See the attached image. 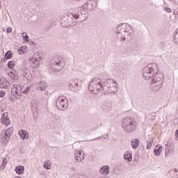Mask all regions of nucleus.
I'll list each match as a JSON object with an SVG mask.
<instances>
[{
  "mask_svg": "<svg viewBox=\"0 0 178 178\" xmlns=\"http://www.w3.org/2000/svg\"><path fill=\"white\" fill-rule=\"evenodd\" d=\"M165 10H166V12H168V13H172V9H170V8H169V7L165 8Z\"/></svg>",
  "mask_w": 178,
  "mask_h": 178,
  "instance_id": "a18cd8bd",
  "label": "nucleus"
},
{
  "mask_svg": "<svg viewBox=\"0 0 178 178\" xmlns=\"http://www.w3.org/2000/svg\"><path fill=\"white\" fill-rule=\"evenodd\" d=\"M0 140L3 144H8L9 140H10V136L7 135L5 132H3L0 134Z\"/></svg>",
  "mask_w": 178,
  "mask_h": 178,
  "instance_id": "f8f14e48",
  "label": "nucleus"
},
{
  "mask_svg": "<svg viewBox=\"0 0 178 178\" xmlns=\"http://www.w3.org/2000/svg\"><path fill=\"white\" fill-rule=\"evenodd\" d=\"M10 86V83L8 82V79L5 78H2L0 79V88L8 90Z\"/></svg>",
  "mask_w": 178,
  "mask_h": 178,
  "instance_id": "9b49d317",
  "label": "nucleus"
},
{
  "mask_svg": "<svg viewBox=\"0 0 178 178\" xmlns=\"http://www.w3.org/2000/svg\"><path fill=\"white\" fill-rule=\"evenodd\" d=\"M143 76L145 80H152V88L154 91H159L163 86V73L159 72V67L156 64H149L143 69Z\"/></svg>",
  "mask_w": 178,
  "mask_h": 178,
  "instance_id": "f257e3e1",
  "label": "nucleus"
},
{
  "mask_svg": "<svg viewBox=\"0 0 178 178\" xmlns=\"http://www.w3.org/2000/svg\"><path fill=\"white\" fill-rule=\"evenodd\" d=\"M75 87L79 88V84L77 83H75Z\"/></svg>",
  "mask_w": 178,
  "mask_h": 178,
  "instance_id": "8fccbe9b",
  "label": "nucleus"
},
{
  "mask_svg": "<svg viewBox=\"0 0 178 178\" xmlns=\"http://www.w3.org/2000/svg\"><path fill=\"white\" fill-rule=\"evenodd\" d=\"M11 93L13 94V97L17 95V90L16 89V86L13 85L11 88Z\"/></svg>",
  "mask_w": 178,
  "mask_h": 178,
  "instance_id": "7c9ffc66",
  "label": "nucleus"
},
{
  "mask_svg": "<svg viewBox=\"0 0 178 178\" xmlns=\"http://www.w3.org/2000/svg\"><path fill=\"white\" fill-rule=\"evenodd\" d=\"M122 127L125 133L130 134L137 129V122L133 118H124L122 121Z\"/></svg>",
  "mask_w": 178,
  "mask_h": 178,
  "instance_id": "39448f33",
  "label": "nucleus"
},
{
  "mask_svg": "<svg viewBox=\"0 0 178 178\" xmlns=\"http://www.w3.org/2000/svg\"><path fill=\"white\" fill-rule=\"evenodd\" d=\"M116 33L118 34H121V41H126V37L129 40V37H133V33H134V29L128 23L120 24L116 28Z\"/></svg>",
  "mask_w": 178,
  "mask_h": 178,
  "instance_id": "f03ea898",
  "label": "nucleus"
},
{
  "mask_svg": "<svg viewBox=\"0 0 178 178\" xmlns=\"http://www.w3.org/2000/svg\"><path fill=\"white\" fill-rule=\"evenodd\" d=\"M15 178H22V177L15 176Z\"/></svg>",
  "mask_w": 178,
  "mask_h": 178,
  "instance_id": "3c124183",
  "label": "nucleus"
},
{
  "mask_svg": "<svg viewBox=\"0 0 178 178\" xmlns=\"http://www.w3.org/2000/svg\"><path fill=\"white\" fill-rule=\"evenodd\" d=\"M56 106L59 111H65L69 106V100L66 96H60L56 99Z\"/></svg>",
  "mask_w": 178,
  "mask_h": 178,
  "instance_id": "0eeeda50",
  "label": "nucleus"
},
{
  "mask_svg": "<svg viewBox=\"0 0 178 178\" xmlns=\"http://www.w3.org/2000/svg\"><path fill=\"white\" fill-rule=\"evenodd\" d=\"M88 90L89 91H91V92H93V94H99V91L102 90L101 79L93 78L90 81V84L88 86Z\"/></svg>",
  "mask_w": 178,
  "mask_h": 178,
  "instance_id": "423d86ee",
  "label": "nucleus"
},
{
  "mask_svg": "<svg viewBox=\"0 0 178 178\" xmlns=\"http://www.w3.org/2000/svg\"><path fill=\"white\" fill-rule=\"evenodd\" d=\"M1 122L4 126H9L10 124V120L8 115V113H3L1 114Z\"/></svg>",
  "mask_w": 178,
  "mask_h": 178,
  "instance_id": "9d476101",
  "label": "nucleus"
},
{
  "mask_svg": "<svg viewBox=\"0 0 178 178\" xmlns=\"http://www.w3.org/2000/svg\"><path fill=\"white\" fill-rule=\"evenodd\" d=\"M24 52H26V48H24V47L23 46L18 49V54H19L20 55L24 54Z\"/></svg>",
  "mask_w": 178,
  "mask_h": 178,
  "instance_id": "4c0bfd02",
  "label": "nucleus"
},
{
  "mask_svg": "<svg viewBox=\"0 0 178 178\" xmlns=\"http://www.w3.org/2000/svg\"><path fill=\"white\" fill-rule=\"evenodd\" d=\"M172 152V149L169 148V145H165V156H168L169 155V153Z\"/></svg>",
  "mask_w": 178,
  "mask_h": 178,
  "instance_id": "c9c22d12",
  "label": "nucleus"
},
{
  "mask_svg": "<svg viewBox=\"0 0 178 178\" xmlns=\"http://www.w3.org/2000/svg\"><path fill=\"white\" fill-rule=\"evenodd\" d=\"M163 147L161 145H157L154 148V155L156 156H159L161 155V152H162V149Z\"/></svg>",
  "mask_w": 178,
  "mask_h": 178,
  "instance_id": "2eb2a0df",
  "label": "nucleus"
},
{
  "mask_svg": "<svg viewBox=\"0 0 178 178\" xmlns=\"http://www.w3.org/2000/svg\"><path fill=\"white\" fill-rule=\"evenodd\" d=\"M80 17V14L79 12L74 11L70 15L65 14L60 19L61 26L66 27H73L77 24V21Z\"/></svg>",
  "mask_w": 178,
  "mask_h": 178,
  "instance_id": "7ed1b4c3",
  "label": "nucleus"
},
{
  "mask_svg": "<svg viewBox=\"0 0 178 178\" xmlns=\"http://www.w3.org/2000/svg\"><path fill=\"white\" fill-rule=\"evenodd\" d=\"M97 0H88L87 2L81 6V8L86 10H93V9L97 8Z\"/></svg>",
  "mask_w": 178,
  "mask_h": 178,
  "instance_id": "6e6552de",
  "label": "nucleus"
},
{
  "mask_svg": "<svg viewBox=\"0 0 178 178\" xmlns=\"http://www.w3.org/2000/svg\"><path fill=\"white\" fill-rule=\"evenodd\" d=\"M74 159L76 162H81L84 160V156H74Z\"/></svg>",
  "mask_w": 178,
  "mask_h": 178,
  "instance_id": "58836bf2",
  "label": "nucleus"
},
{
  "mask_svg": "<svg viewBox=\"0 0 178 178\" xmlns=\"http://www.w3.org/2000/svg\"><path fill=\"white\" fill-rule=\"evenodd\" d=\"M29 92H30V86H27L25 89L22 86V94H29Z\"/></svg>",
  "mask_w": 178,
  "mask_h": 178,
  "instance_id": "473e14b6",
  "label": "nucleus"
},
{
  "mask_svg": "<svg viewBox=\"0 0 178 178\" xmlns=\"http://www.w3.org/2000/svg\"><path fill=\"white\" fill-rule=\"evenodd\" d=\"M6 94V92H5V90H0V98H3Z\"/></svg>",
  "mask_w": 178,
  "mask_h": 178,
  "instance_id": "79ce46f5",
  "label": "nucleus"
},
{
  "mask_svg": "<svg viewBox=\"0 0 178 178\" xmlns=\"http://www.w3.org/2000/svg\"><path fill=\"white\" fill-rule=\"evenodd\" d=\"M2 159H3V161L0 168L1 170H3L6 168V165H8V160H6V157H3Z\"/></svg>",
  "mask_w": 178,
  "mask_h": 178,
  "instance_id": "5701e85b",
  "label": "nucleus"
},
{
  "mask_svg": "<svg viewBox=\"0 0 178 178\" xmlns=\"http://www.w3.org/2000/svg\"><path fill=\"white\" fill-rule=\"evenodd\" d=\"M4 133H6L7 136H9L10 138V136L13 134V127L8 128Z\"/></svg>",
  "mask_w": 178,
  "mask_h": 178,
  "instance_id": "bb28decb",
  "label": "nucleus"
},
{
  "mask_svg": "<svg viewBox=\"0 0 178 178\" xmlns=\"http://www.w3.org/2000/svg\"><path fill=\"white\" fill-rule=\"evenodd\" d=\"M15 66H16V63L15 61L11 60L8 62V67H9V69H13Z\"/></svg>",
  "mask_w": 178,
  "mask_h": 178,
  "instance_id": "c85d7f7f",
  "label": "nucleus"
},
{
  "mask_svg": "<svg viewBox=\"0 0 178 178\" xmlns=\"http://www.w3.org/2000/svg\"><path fill=\"white\" fill-rule=\"evenodd\" d=\"M2 30H3V31H5L6 29H5V28H3Z\"/></svg>",
  "mask_w": 178,
  "mask_h": 178,
  "instance_id": "603ef678",
  "label": "nucleus"
},
{
  "mask_svg": "<svg viewBox=\"0 0 178 178\" xmlns=\"http://www.w3.org/2000/svg\"><path fill=\"white\" fill-rule=\"evenodd\" d=\"M31 44H34V42H31Z\"/></svg>",
  "mask_w": 178,
  "mask_h": 178,
  "instance_id": "864d4df0",
  "label": "nucleus"
},
{
  "mask_svg": "<svg viewBox=\"0 0 178 178\" xmlns=\"http://www.w3.org/2000/svg\"><path fill=\"white\" fill-rule=\"evenodd\" d=\"M100 83H102V91L105 95L106 94H116L118 90L115 91V87H116V81L113 79H100Z\"/></svg>",
  "mask_w": 178,
  "mask_h": 178,
  "instance_id": "20e7f679",
  "label": "nucleus"
},
{
  "mask_svg": "<svg viewBox=\"0 0 178 178\" xmlns=\"http://www.w3.org/2000/svg\"><path fill=\"white\" fill-rule=\"evenodd\" d=\"M100 173L103 175H109V166L104 165L100 168Z\"/></svg>",
  "mask_w": 178,
  "mask_h": 178,
  "instance_id": "4be33fe9",
  "label": "nucleus"
},
{
  "mask_svg": "<svg viewBox=\"0 0 178 178\" xmlns=\"http://www.w3.org/2000/svg\"><path fill=\"white\" fill-rule=\"evenodd\" d=\"M173 42H175V44H177V45H178V29L175 30V33H174Z\"/></svg>",
  "mask_w": 178,
  "mask_h": 178,
  "instance_id": "b1692460",
  "label": "nucleus"
},
{
  "mask_svg": "<svg viewBox=\"0 0 178 178\" xmlns=\"http://www.w3.org/2000/svg\"><path fill=\"white\" fill-rule=\"evenodd\" d=\"M22 37L24 38L25 42H29V35H27V33H22Z\"/></svg>",
  "mask_w": 178,
  "mask_h": 178,
  "instance_id": "f704fd0d",
  "label": "nucleus"
},
{
  "mask_svg": "<svg viewBox=\"0 0 178 178\" xmlns=\"http://www.w3.org/2000/svg\"><path fill=\"white\" fill-rule=\"evenodd\" d=\"M6 33L7 34H10V33H12V28L11 27L7 28Z\"/></svg>",
  "mask_w": 178,
  "mask_h": 178,
  "instance_id": "c03bdc74",
  "label": "nucleus"
},
{
  "mask_svg": "<svg viewBox=\"0 0 178 178\" xmlns=\"http://www.w3.org/2000/svg\"><path fill=\"white\" fill-rule=\"evenodd\" d=\"M51 69L53 72H55L56 73H58V72H60L62 70V68L56 66H54L51 65Z\"/></svg>",
  "mask_w": 178,
  "mask_h": 178,
  "instance_id": "c756f323",
  "label": "nucleus"
},
{
  "mask_svg": "<svg viewBox=\"0 0 178 178\" xmlns=\"http://www.w3.org/2000/svg\"><path fill=\"white\" fill-rule=\"evenodd\" d=\"M19 136H20V138L22 140H29V132L26 130H19Z\"/></svg>",
  "mask_w": 178,
  "mask_h": 178,
  "instance_id": "4468645a",
  "label": "nucleus"
},
{
  "mask_svg": "<svg viewBox=\"0 0 178 178\" xmlns=\"http://www.w3.org/2000/svg\"><path fill=\"white\" fill-rule=\"evenodd\" d=\"M24 77H25L26 80H31V74L30 73V72H24Z\"/></svg>",
  "mask_w": 178,
  "mask_h": 178,
  "instance_id": "cd10ccee",
  "label": "nucleus"
},
{
  "mask_svg": "<svg viewBox=\"0 0 178 178\" xmlns=\"http://www.w3.org/2000/svg\"><path fill=\"white\" fill-rule=\"evenodd\" d=\"M175 135H176V137H177V140H178V130L176 131Z\"/></svg>",
  "mask_w": 178,
  "mask_h": 178,
  "instance_id": "de8ad7c7",
  "label": "nucleus"
},
{
  "mask_svg": "<svg viewBox=\"0 0 178 178\" xmlns=\"http://www.w3.org/2000/svg\"><path fill=\"white\" fill-rule=\"evenodd\" d=\"M31 111H32L33 112H34V111H37V106H35V105H32V106H31Z\"/></svg>",
  "mask_w": 178,
  "mask_h": 178,
  "instance_id": "37998d69",
  "label": "nucleus"
},
{
  "mask_svg": "<svg viewBox=\"0 0 178 178\" xmlns=\"http://www.w3.org/2000/svg\"><path fill=\"white\" fill-rule=\"evenodd\" d=\"M40 54L38 53L33 54V56L29 57V60L30 62H32L33 63V67H38V65H40Z\"/></svg>",
  "mask_w": 178,
  "mask_h": 178,
  "instance_id": "1a4fd4ad",
  "label": "nucleus"
},
{
  "mask_svg": "<svg viewBox=\"0 0 178 178\" xmlns=\"http://www.w3.org/2000/svg\"><path fill=\"white\" fill-rule=\"evenodd\" d=\"M8 76L12 79V80H17L19 79V76L17 74H16V71L13 70V71H10L8 72Z\"/></svg>",
  "mask_w": 178,
  "mask_h": 178,
  "instance_id": "aec40b11",
  "label": "nucleus"
},
{
  "mask_svg": "<svg viewBox=\"0 0 178 178\" xmlns=\"http://www.w3.org/2000/svg\"><path fill=\"white\" fill-rule=\"evenodd\" d=\"M51 65L60 67V60H58V61H53V63H51Z\"/></svg>",
  "mask_w": 178,
  "mask_h": 178,
  "instance_id": "e433bc0d",
  "label": "nucleus"
},
{
  "mask_svg": "<svg viewBox=\"0 0 178 178\" xmlns=\"http://www.w3.org/2000/svg\"><path fill=\"white\" fill-rule=\"evenodd\" d=\"M124 159L128 161V162H131L133 161V156H124Z\"/></svg>",
  "mask_w": 178,
  "mask_h": 178,
  "instance_id": "a19ab883",
  "label": "nucleus"
},
{
  "mask_svg": "<svg viewBox=\"0 0 178 178\" xmlns=\"http://www.w3.org/2000/svg\"><path fill=\"white\" fill-rule=\"evenodd\" d=\"M84 156V153L81 152V150H75L74 156Z\"/></svg>",
  "mask_w": 178,
  "mask_h": 178,
  "instance_id": "2f4dec72",
  "label": "nucleus"
},
{
  "mask_svg": "<svg viewBox=\"0 0 178 178\" xmlns=\"http://www.w3.org/2000/svg\"><path fill=\"white\" fill-rule=\"evenodd\" d=\"M8 76L12 79V80H17L19 79V76L17 74H16V71L13 70V71H10L8 72Z\"/></svg>",
  "mask_w": 178,
  "mask_h": 178,
  "instance_id": "a211bd4d",
  "label": "nucleus"
},
{
  "mask_svg": "<svg viewBox=\"0 0 178 178\" xmlns=\"http://www.w3.org/2000/svg\"><path fill=\"white\" fill-rule=\"evenodd\" d=\"M124 156H133L131 151H127L124 154Z\"/></svg>",
  "mask_w": 178,
  "mask_h": 178,
  "instance_id": "ea45409f",
  "label": "nucleus"
},
{
  "mask_svg": "<svg viewBox=\"0 0 178 178\" xmlns=\"http://www.w3.org/2000/svg\"><path fill=\"white\" fill-rule=\"evenodd\" d=\"M12 56H13V54L12 53V51H8L5 54V58L6 59H12Z\"/></svg>",
  "mask_w": 178,
  "mask_h": 178,
  "instance_id": "a878e982",
  "label": "nucleus"
},
{
  "mask_svg": "<svg viewBox=\"0 0 178 178\" xmlns=\"http://www.w3.org/2000/svg\"><path fill=\"white\" fill-rule=\"evenodd\" d=\"M47 87H48V85L45 81H40L36 86V88L39 90V91H44L47 90Z\"/></svg>",
  "mask_w": 178,
  "mask_h": 178,
  "instance_id": "ddd939ff",
  "label": "nucleus"
},
{
  "mask_svg": "<svg viewBox=\"0 0 178 178\" xmlns=\"http://www.w3.org/2000/svg\"><path fill=\"white\" fill-rule=\"evenodd\" d=\"M8 76L12 79V80H17L19 79V76L17 74H16V71L13 70V71H10L8 72Z\"/></svg>",
  "mask_w": 178,
  "mask_h": 178,
  "instance_id": "6ab92c4d",
  "label": "nucleus"
},
{
  "mask_svg": "<svg viewBox=\"0 0 178 178\" xmlns=\"http://www.w3.org/2000/svg\"><path fill=\"white\" fill-rule=\"evenodd\" d=\"M101 138H102V136H99V137L95 138H94V139H92V140H97V139L101 140Z\"/></svg>",
  "mask_w": 178,
  "mask_h": 178,
  "instance_id": "09e8293b",
  "label": "nucleus"
},
{
  "mask_svg": "<svg viewBox=\"0 0 178 178\" xmlns=\"http://www.w3.org/2000/svg\"><path fill=\"white\" fill-rule=\"evenodd\" d=\"M131 145L132 148L134 149H136V148H138V145H140V140L135 138L131 141Z\"/></svg>",
  "mask_w": 178,
  "mask_h": 178,
  "instance_id": "dca6fc26",
  "label": "nucleus"
},
{
  "mask_svg": "<svg viewBox=\"0 0 178 178\" xmlns=\"http://www.w3.org/2000/svg\"><path fill=\"white\" fill-rule=\"evenodd\" d=\"M172 172H173L174 173H176L177 174V175L178 176V170L177 169H176V168H174L173 170H172Z\"/></svg>",
  "mask_w": 178,
  "mask_h": 178,
  "instance_id": "49530a36",
  "label": "nucleus"
},
{
  "mask_svg": "<svg viewBox=\"0 0 178 178\" xmlns=\"http://www.w3.org/2000/svg\"><path fill=\"white\" fill-rule=\"evenodd\" d=\"M44 169H47V170L51 169L52 168V165H51V161H44Z\"/></svg>",
  "mask_w": 178,
  "mask_h": 178,
  "instance_id": "393cba45",
  "label": "nucleus"
},
{
  "mask_svg": "<svg viewBox=\"0 0 178 178\" xmlns=\"http://www.w3.org/2000/svg\"><path fill=\"white\" fill-rule=\"evenodd\" d=\"M15 172L17 175H23L24 173V166L23 165H18L15 168Z\"/></svg>",
  "mask_w": 178,
  "mask_h": 178,
  "instance_id": "412c9836",
  "label": "nucleus"
},
{
  "mask_svg": "<svg viewBox=\"0 0 178 178\" xmlns=\"http://www.w3.org/2000/svg\"><path fill=\"white\" fill-rule=\"evenodd\" d=\"M15 86V89L17 90V95L18 97H20L22 95V91L23 90V86H22L20 84L15 83L14 84Z\"/></svg>",
  "mask_w": 178,
  "mask_h": 178,
  "instance_id": "f3484780",
  "label": "nucleus"
},
{
  "mask_svg": "<svg viewBox=\"0 0 178 178\" xmlns=\"http://www.w3.org/2000/svg\"><path fill=\"white\" fill-rule=\"evenodd\" d=\"M152 138H149V139L147 140V149H149L152 147Z\"/></svg>",
  "mask_w": 178,
  "mask_h": 178,
  "instance_id": "72a5a7b5",
  "label": "nucleus"
}]
</instances>
